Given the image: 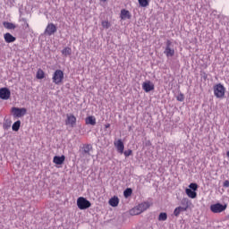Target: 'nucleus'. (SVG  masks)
<instances>
[{
	"label": "nucleus",
	"instance_id": "f257e3e1",
	"mask_svg": "<svg viewBox=\"0 0 229 229\" xmlns=\"http://www.w3.org/2000/svg\"><path fill=\"white\" fill-rule=\"evenodd\" d=\"M64 80H65L64 71L55 70L52 75V81L55 85H63Z\"/></svg>",
	"mask_w": 229,
	"mask_h": 229
},
{
	"label": "nucleus",
	"instance_id": "f03ea898",
	"mask_svg": "<svg viewBox=\"0 0 229 229\" xmlns=\"http://www.w3.org/2000/svg\"><path fill=\"white\" fill-rule=\"evenodd\" d=\"M214 96H216L218 99H223L225 98V94H226V88L221 83L216 84L213 87Z\"/></svg>",
	"mask_w": 229,
	"mask_h": 229
},
{
	"label": "nucleus",
	"instance_id": "7ed1b4c3",
	"mask_svg": "<svg viewBox=\"0 0 229 229\" xmlns=\"http://www.w3.org/2000/svg\"><path fill=\"white\" fill-rule=\"evenodd\" d=\"M182 207L179 206L174 208V216H175V217H178L182 212H187V210H189V199H183L182 200Z\"/></svg>",
	"mask_w": 229,
	"mask_h": 229
},
{
	"label": "nucleus",
	"instance_id": "20e7f679",
	"mask_svg": "<svg viewBox=\"0 0 229 229\" xmlns=\"http://www.w3.org/2000/svg\"><path fill=\"white\" fill-rule=\"evenodd\" d=\"M77 207L80 210H87V208L92 207V204L85 197H79L77 199Z\"/></svg>",
	"mask_w": 229,
	"mask_h": 229
},
{
	"label": "nucleus",
	"instance_id": "39448f33",
	"mask_svg": "<svg viewBox=\"0 0 229 229\" xmlns=\"http://www.w3.org/2000/svg\"><path fill=\"white\" fill-rule=\"evenodd\" d=\"M226 208H228V204H221L219 202H217L216 204H212L210 206V211L213 214H221V212H225V210H226Z\"/></svg>",
	"mask_w": 229,
	"mask_h": 229
},
{
	"label": "nucleus",
	"instance_id": "423d86ee",
	"mask_svg": "<svg viewBox=\"0 0 229 229\" xmlns=\"http://www.w3.org/2000/svg\"><path fill=\"white\" fill-rule=\"evenodd\" d=\"M11 112H12L13 117H24V115H26L28 110L24 107H21V108L12 107Z\"/></svg>",
	"mask_w": 229,
	"mask_h": 229
},
{
	"label": "nucleus",
	"instance_id": "0eeeda50",
	"mask_svg": "<svg viewBox=\"0 0 229 229\" xmlns=\"http://www.w3.org/2000/svg\"><path fill=\"white\" fill-rule=\"evenodd\" d=\"M173 46V42L171 40H166V47L165 48V55L167 56V58L174 56V48L171 47Z\"/></svg>",
	"mask_w": 229,
	"mask_h": 229
},
{
	"label": "nucleus",
	"instance_id": "6e6552de",
	"mask_svg": "<svg viewBox=\"0 0 229 229\" xmlns=\"http://www.w3.org/2000/svg\"><path fill=\"white\" fill-rule=\"evenodd\" d=\"M12 96V92L8 88H2L0 89V99L8 100L10 99V97Z\"/></svg>",
	"mask_w": 229,
	"mask_h": 229
},
{
	"label": "nucleus",
	"instance_id": "1a4fd4ad",
	"mask_svg": "<svg viewBox=\"0 0 229 229\" xmlns=\"http://www.w3.org/2000/svg\"><path fill=\"white\" fill-rule=\"evenodd\" d=\"M55 33H56V25L54 23H48L45 30V35L51 37V35H55Z\"/></svg>",
	"mask_w": 229,
	"mask_h": 229
},
{
	"label": "nucleus",
	"instance_id": "9d476101",
	"mask_svg": "<svg viewBox=\"0 0 229 229\" xmlns=\"http://www.w3.org/2000/svg\"><path fill=\"white\" fill-rule=\"evenodd\" d=\"M66 117L65 124L74 128L76 125V116H74V114H66Z\"/></svg>",
	"mask_w": 229,
	"mask_h": 229
},
{
	"label": "nucleus",
	"instance_id": "9b49d317",
	"mask_svg": "<svg viewBox=\"0 0 229 229\" xmlns=\"http://www.w3.org/2000/svg\"><path fill=\"white\" fill-rule=\"evenodd\" d=\"M114 144L118 153H120V155H123V153H124V143L123 142V140H118L114 141Z\"/></svg>",
	"mask_w": 229,
	"mask_h": 229
},
{
	"label": "nucleus",
	"instance_id": "f8f14e48",
	"mask_svg": "<svg viewBox=\"0 0 229 229\" xmlns=\"http://www.w3.org/2000/svg\"><path fill=\"white\" fill-rule=\"evenodd\" d=\"M142 89L146 92H151V90H155V84H153V82H151L149 81H145L142 84Z\"/></svg>",
	"mask_w": 229,
	"mask_h": 229
},
{
	"label": "nucleus",
	"instance_id": "ddd939ff",
	"mask_svg": "<svg viewBox=\"0 0 229 229\" xmlns=\"http://www.w3.org/2000/svg\"><path fill=\"white\" fill-rule=\"evenodd\" d=\"M65 162V156L62 155L60 156H55L53 158V163L55 164V165H62Z\"/></svg>",
	"mask_w": 229,
	"mask_h": 229
},
{
	"label": "nucleus",
	"instance_id": "4468645a",
	"mask_svg": "<svg viewBox=\"0 0 229 229\" xmlns=\"http://www.w3.org/2000/svg\"><path fill=\"white\" fill-rule=\"evenodd\" d=\"M120 17L123 21H126V19H131V13L126 9H122Z\"/></svg>",
	"mask_w": 229,
	"mask_h": 229
},
{
	"label": "nucleus",
	"instance_id": "2eb2a0df",
	"mask_svg": "<svg viewBox=\"0 0 229 229\" xmlns=\"http://www.w3.org/2000/svg\"><path fill=\"white\" fill-rule=\"evenodd\" d=\"M4 38L7 44H12V42H15V40H17L15 37L10 34V32L5 33L4 35Z\"/></svg>",
	"mask_w": 229,
	"mask_h": 229
},
{
	"label": "nucleus",
	"instance_id": "dca6fc26",
	"mask_svg": "<svg viewBox=\"0 0 229 229\" xmlns=\"http://www.w3.org/2000/svg\"><path fill=\"white\" fill-rule=\"evenodd\" d=\"M185 193L187 194L188 198H191V199H194L198 196V193H196L194 190L189 188H186Z\"/></svg>",
	"mask_w": 229,
	"mask_h": 229
},
{
	"label": "nucleus",
	"instance_id": "f3484780",
	"mask_svg": "<svg viewBox=\"0 0 229 229\" xmlns=\"http://www.w3.org/2000/svg\"><path fill=\"white\" fill-rule=\"evenodd\" d=\"M86 124H90L91 126H96V117L95 116H88L85 119Z\"/></svg>",
	"mask_w": 229,
	"mask_h": 229
},
{
	"label": "nucleus",
	"instance_id": "a211bd4d",
	"mask_svg": "<svg viewBox=\"0 0 229 229\" xmlns=\"http://www.w3.org/2000/svg\"><path fill=\"white\" fill-rule=\"evenodd\" d=\"M109 205L111 207H117L119 205V198L118 197H113L109 199Z\"/></svg>",
	"mask_w": 229,
	"mask_h": 229
},
{
	"label": "nucleus",
	"instance_id": "6ab92c4d",
	"mask_svg": "<svg viewBox=\"0 0 229 229\" xmlns=\"http://www.w3.org/2000/svg\"><path fill=\"white\" fill-rule=\"evenodd\" d=\"M61 53L64 56H71V55H72V49H71L69 47H66L62 50Z\"/></svg>",
	"mask_w": 229,
	"mask_h": 229
},
{
	"label": "nucleus",
	"instance_id": "aec40b11",
	"mask_svg": "<svg viewBox=\"0 0 229 229\" xmlns=\"http://www.w3.org/2000/svg\"><path fill=\"white\" fill-rule=\"evenodd\" d=\"M36 78L38 80H44L46 78V73L44 72V70L38 69L36 74Z\"/></svg>",
	"mask_w": 229,
	"mask_h": 229
},
{
	"label": "nucleus",
	"instance_id": "412c9836",
	"mask_svg": "<svg viewBox=\"0 0 229 229\" xmlns=\"http://www.w3.org/2000/svg\"><path fill=\"white\" fill-rule=\"evenodd\" d=\"M138 206H140V208L143 212H146V210H148V208H149V207H151V204H149V202H142V203L139 204Z\"/></svg>",
	"mask_w": 229,
	"mask_h": 229
},
{
	"label": "nucleus",
	"instance_id": "4be33fe9",
	"mask_svg": "<svg viewBox=\"0 0 229 229\" xmlns=\"http://www.w3.org/2000/svg\"><path fill=\"white\" fill-rule=\"evenodd\" d=\"M149 1L150 0H138V3L141 8H147V6H149Z\"/></svg>",
	"mask_w": 229,
	"mask_h": 229
},
{
	"label": "nucleus",
	"instance_id": "5701e85b",
	"mask_svg": "<svg viewBox=\"0 0 229 229\" xmlns=\"http://www.w3.org/2000/svg\"><path fill=\"white\" fill-rule=\"evenodd\" d=\"M101 26L102 28H104V30H108V28H110L112 26V23H110V21H108V20H105L101 21Z\"/></svg>",
	"mask_w": 229,
	"mask_h": 229
},
{
	"label": "nucleus",
	"instance_id": "b1692460",
	"mask_svg": "<svg viewBox=\"0 0 229 229\" xmlns=\"http://www.w3.org/2000/svg\"><path fill=\"white\" fill-rule=\"evenodd\" d=\"M13 131H17L21 129V120L16 121L12 126Z\"/></svg>",
	"mask_w": 229,
	"mask_h": 229
},
{
	"label": "nucleus",
	"instance_id": "393cba45",
	"mask_svg": "<svg viewBox=\"0 0 229 229\" xmlns=\"http://www.w3.org/2000/svg\"><path fill=\"white\" fill-rule=\"evenodd\" d=\"M4 27L6 28V30H15V24L8 21L4 22Z\"/></svg>",
	"mask_w": 229,
	"mask_h": 229
},
{
	"label": "nucleus",
	"instance_id": "a878e982",
	"mask_svg": "<svg viewBox=\"0 0 229 229\" xmlns=\"http://www.w3.org/2000/svg\"><path fill=\"white\" fill-rule=\"evenodd\" d=\"M83 153L86 155H90V149H92V145H84L82 147Z\"/></svg>",
	"mask_w": 229,
	"mask_h": 229
},
{
	"label": "nucleus",
	"instance_id": "bb28decb",
	"mask_svg": "<svg viewBox=\"0 0 229 229\" xmlns=\"http://www.w3.org/2000/svg\"><path fill=\"white\" fill-rule=\"evenodd\" d=\"M131 194H133V190H131V188H127V189L123 191V196H124V198H130V196H131Z\"/></svg>",
	"mask_w": 229,
	"mask_h": 229
},
{
	"label": "nucleus",
	"instance_id": "cd10ccee",
	"mask_svg": "<svg viewBox=\"0 0 229 229\" xmlns=\"http://www.w3.org/2000/svg\"><path fill=\"white\" fill-rule=\"evenodd\" d=\"M129 214L130 216H139L140 214V211H139V209L134 207L129 211Z\"/></svg>",
	"mask_w": 229,
	"mask_h": 229
},
{
	"label": "nucleus",
	"instance_id": "c85d7f7f",
	"mask_svg": "<svg viewBox=\"0 0 229 229\" xmlns=\"http://www.w3.org/2000/svg\"><path fill=\"white\" fill-rule=\"evenodd\" d=\"M158 221H167V213H160L158 216Z\"/></svg>",
	"mask_w": 229,
	"mask_h": 229
},
{
	"label": "nucleus",
	"instance_id": "c756f323",
	"mask_svg": "<svg viewBox=\"0 0 229 229\" xmlns=\"http://www.w3.org/2000/svg\"><path fill=\"white\" fill-rule=\"evenodd\" d=\"M189 188L191 190V191H198V184L195 183V182H191L190 185H189Z\"/></svg>",
	"mask_w": 229,
	"mask_h": 229
},
{
	"label": "nucleus",
	"instance_id": "7c9ffc66",
	"mask_svg": "<svg viewBox=\"0 0 229 229\" xmlns=\"http://www.w3.org/2000/svg\"><path fill=\"white\" fill-rule=\"evenodd\" d=\"M176 99H177V101H180V102L182 103V101H184L185 96H184L182 93H180V94L176 97Z\"/></svg>",
	"mask_w": 229,
	"mask_h": 229
},
{
	"label": "nucleus",
	"instance_id": "2f4dec72",
	"mask_svg": "<svg viewBox=\"0 0 229 229\" xmlns=\"http://www.w3.org/2000/svg\"><path fill=\"white\" fill-rule=\"evenodd\" d=\"M132 153H133V151L131 149L123 151L124 157H130L132 155Z\"/></svg>",
	"mask_w": 229,
	"mask_h": 229
},
{
	"label": "nucleus",
	"instance_id": "473e14b6",
	"mask_svg": "<svg viewBox=\"0 0 229 229\" xmlns=\"http://www.w3.org/2000/svg\"><path fill=\"white\" fill-rule=\"evenodd\" d=\"M224 187H225V188L229 187V181L228 180L224 182Z\"/></svg>",
	"mask_w": 229,
	"mask_h": 229
},
{
	"label": "nucleus",
	"instance_id": "72a5a7b5",
	"mask_svg": "<svg viewBox=\"0 0 229 229\" xmlns=\"http://www.w3.org/2000/svg\"><path fill=\"white\" fill-rule=\"evenodd\" d=\"M136 208H138V211H139L140 214H142V212H144V211H142V209L140 208V205L136 206Z\"/></svg>",
	"mask_w": 229,
	"mask_h": 229
},
{
	"label": "nucleus",
	"instance_id": "f704fd0d",
	"mask_svg": "<svg viewBox=\"0 0 229 229\" xmlns=\"http://www.w3.org/2000/svg\"><path fill=\"white\" fill-rule=\"evenodd\" d=\"M105 128H106V129L110 128V123L106 124V125H105Z\"/></svg>",
	"mask_w": 229,
	"mask_h": 229
},
{
	"label": "nucleus",
	"instance_id": "c9c22d12",
	"mask_svg": "<svg viewBox=\"0 0 229 229\" xmlns=\"http://www.w3.org/2000/svg\"><path fill=\"white\" fill-rule=\"evenodd\" d=\"M4 128L6 130V129L10 128V125H8V126L4 125Z\"/></svg>",
	"mask_w": 229,
	"mask_h": 229
},
{
	"label": "nucleus",
	"instance_id": "e433bc0d",
	"mask_svg": "<svg viewBox=\"0 0 229 229\" xmlns=\"http://www.w3.org/2000/svg\"><path fill=\"white\" fill-rule=\"evenodd\" d=\"M26 26H27V28H30V24L29 23H26Z\"/></svg>",
	"mask_w": 229,
	"mask_h": 229
},
{
	"label": "nucleus",
	"instance_id": "4c0bfd02",
	"mask_svg": "<svg viewBox=\"0 0 229 229\" xmlns=\"http://www.w3.org/2000/svg\"><path fill=\"white\" fill-rule=\"evenodd\" d=\"M100 1H102V3H105V2H106V0H100Z\"/></svg>",
	"mask_w": 229,
	"mask_h": 229
}]
</instances>
